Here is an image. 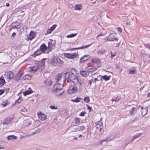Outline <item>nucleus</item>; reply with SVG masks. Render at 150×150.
I'll return each mask as SVG.
<instances>
[{
    "instance_id": "b1692460",
    "label": "nucleus",
    "mask_w": 150,
    "mask_h": 150,
    "mask_svg": "<svg viewBox=\"0 0 150 150\" xmlns=\"http://www.w3.org/2000/svg\"><path fill=\"white\" fill-rule=\"evenodd\" d=\"M141 134V133H138L134 137H132L131 140V142H132L135 139L139 137Z\"/></svg>"
},
{
    "instance_id": "79ce46f5",
    "label": "nucleus",
    "mask_w": 150,
    "mask_h": 150,
    "mask_svg": "<svg viewBox=\"0 0 150 150\" xmlns=\"http://www.w3.org/2000/svg\"><path fill=\"white\" fill-rule=\"evenodd\" d=\"M21 98L19 97L18 99L16 101L15 103L17 104H19L21 103Z\"/></svg>"
},
{
    "instance_id": "3c124183",
    "label": "nucleus",
    "mask_w": 150,
    "mask_h": 150,
    "mask_svg": "<svg viewBox=\"0 0 150 150\" xmlns=\"http://www.w3.org/2000/svg\"><path fill=\"white\" fill-rule=\"evenodd\" d=\"M50 108L52 109H57V108L55 106H50Z\"/></svg>"
},
{
    "instance_id": "412c9836",
    "label": "nucleus",
    "mask_w": 150,
    "mask_h": 150,
    "mask_svg": "<svg viewBox=\"0 0 150 150\" xmlns=\"http://www.w3.org/2000/svg\"><path fill=\"white\" fill-rule=\"evenodd\" d=\"M80 74L81 76L85 77H87L88 75V72L86 71H81Z\"/></svg>"
},
{
    "instance_id": "c85d7f7f",
    "label": "nucleus",
    "mask_w": 150,
    "mask_h": 150,
    "mask_svg": "<svg viewBox=\"0 0 150 150\" xmlns=\"http://www.w3.org/2000/svg\"><path fill=\"white\" fill-rule=\"evenodd\" d=\"M31 78V76L28 74L25 75L23 77V79L25 80H29Z\"/></svg>"
},
{
    "instance_id": "052dcab7",
    "label": "nucleus",
    "mask_w": 150,
    "mask_h": 150,
    "mask_svg": "<svg viewBox=\"0 0 150 150\" xmlns=\"http://www.w3.org/2000/svg\"><path fill=\"white\" fill-rule=\"evenodd\" d=\"M115 67H116V68H117V69H118L119 68L120 66V65L119 64H117L116 66H115Z\"/></svg>"
},
{
    "instance_id": "f704fd0d",
    "label": "nucleus",
    "mask_w": 150,
    "mask_h": 150,
    "mask_svg": "<svg viewBox=\"0 0 150 150\" xmlns=\"http://www.w3.org/2000/svg\"><path fill=\"white\" fill-rule=\"evenodd\" d=\"M62 74H58L56 76V80L57 81H58L61 79L62 77Z\"/></svg>"
},
{
    "instance_id": "4c0bfd02",
    "label": "nucleus",
    "mask_w": 150,
    "mask_h": 150,
    "mask_svg": "<svg viewBox=\"0 0 150 150\" xmlns=\"http://www.w3.org/2000/svg\"><path fill=\"white\" fill-rule=\"evenodd\" d=\"M77 35L76 33H73L69 35H68L67 36V38H71L76 36Z\"/></svg>"
},
{
    "instance_id": "c03bdc74",
    "label": "nucleus",
    "mask_w": 150,
    "mask_h": 150,
    "mask_svg": "<svg viewBox=\"0 0 150 150\" xmlns=\"http://www.w3.org/2000/svg\"><path fill=\"white\" fill-rule=\"evenodd\" d=\"M57 26V25H52L50 28L49 29L51 30L52 31H53L54 30L55 28H56V27Z\"/></svg>"
},
{
    "instance_id": "423d86ee",
    "label": "nucleus",
    "mask_w": 150,
    "mask_h": 150,
    "mask_svg": "<svg viewBox=\"0 0 150 150\" xmlns=\"http://www.w3.org/2000/svg\"><path fill=\"white\" fill-rule=\"evenodd\" d=\"M77 90L76 86H70L68 90V92L70 94L76 92Z\"/></svg>"
},
{
    "instance_id": "f8f14e48",
    "label": "nucleus",
    "mask_w": 150,
    "mask_h": 150,
    "mask_svg": "<svg viewBox=\"0 0 150 150\" xmlns=\"http://www.w3.org/2000/svg\"><path fill=\"white\" fill-rule=\"evenodd\" d=\"M148 110V108L146 107L144 108L143 107H142L140 110L142 115L143 116H144L146 115L147 113Z\"/></svg>"
},
{
    "instance_id": "de8ad7c7",
    "label": "nucleus",
    "mask_w": 150,
    "mask_h": 150,
    "mask_svg": "<svg viewBox=\"0 0 150 150\" xmlns=\"http://www.w3.org/2000/svg\"><path fill=\"white\" fill-rule=\"evenodd\" d=\"M52 31L50 29H48L47 30V33L45 34V35H46L48 34H50L52 33Z\"/></svg>"
},
{
    "instance_id": "13d9d810",
    "label": "nucleus",
    "mask_w": 150,
    "mask_h": 150,
    "mask_svg": "<svg viewBox=\"0 0 150 150\" xmlns=\"http://www.w3.org/2000/svg\"><path fill=\"white\" fill-rule=\"evenodd\" d=\"M111 55V58H112L114 56H115V54H112L111 52H110Z\"/></svg>"
},
{
    "instance_id": "39448f33",
    "label": "nucleus",
    "mask_w": 150,
    "mask_h": 150,
    "mask_svg": "<svg viewBox=\"0 0 150 150\" xmlns=\"http://www.w3.org/2000/svg\"><path fill=\"white\" fill-rule=\"evenodd\" d=\"M4 76H5L6 78L8 79L9 81L10 80L13 78L14 77V75L11 71H10L6 72Z\"/></svg>"
},
{
    "instance_id": "f257e3e1",
    "label": "nucleus",
    "mask_w": 150,
    "mask_h": 150,
    "mask_svg": "<svg viewBox=\"0 0 150 150\" xmlns=\"http://www.w3.org/2000/svg\"><path fill=\"white\" fill-rule=\"evenodd\" d=\"M65 79L67 82L71 81L74 84H76L78 82V79L75 75L71 74L68 72L65 73Z\"/></svg>"
},
{
    "instance_id": "bf43d9fd",
    "label": "nucleus",
    "mask_w": 150,
    "mask_h": 150,
    "mask_svg": "<svg viewBox=\"0 0 150 150\" xmlns=\"http://www.w3.org/2000/svg\"><path fill=\"white\" fill-rule=\"evenodd\" d=\"M22 28L23 29H26L27 30L28 28L25 25H23L22 27Z\"/></svg>"
},
{
    "instance_id": "0eeeda50",
    "label": "nucleus",
    "mask_w": 150,
    "mask_h": 150,
    "mask_svg": "<svg viewBox=\"0 0 150 150\" xmlns=\"http://www.w3.org/2000/svg\"><path fill=\"white\" fill-rule=\"evenodd\" d=\"M91 62L92 63L97 64L98 67H100L101 66V62L100 59L97 58H95L92 59L91 60Z\"/></svg>"
},
{
    "instance_id": "a878e982",
    "label": "nucleus",
    "mask_w": 150,
    "mask_h": 150,
    "mask_svg": "<svg viewBox=\"0 0 150 150\" xmlns=\"http://www.w3.org/2000/svg\"><path fill=\"white\" fill-rule=\"evenodd\" d=\"M136 71V69L135 67H133L132 69L129 70V73L130 74H132L135 73Z\"/></svg>"
},
{
    "instance_id": "f03ea898",
    "label": "nucleus",
    "mask_w": 150,
    "mask_h": 150,
    "mask_svg": "<svg viewBox=\"0 0 150 150\" xmlns=\"http://www.w3.org/2000/svg\"><path fill=\"white\" fill-rule=\"evenodd\" d=\"M45 68V62L44 61H42L39 64V65H36L32 67L30 69V71H35L39 68H40L42 70H43Z\"/></svg>"
},
{
    "instance_id": "49530a36",
    "label": "nucleus",
    "mask_w": 150,
    "mask_h": 150,
    "mask_svg": "<svg viewBox=\"0 0 150 150\" xmlns=\"http://www.w3.org/2000/svg\"><path fill=\"white\" fill-rule=\"evenodd\" d=\"M41 131V129L40 128H38L37 130H36L33 133V134H34L36 133H38Z\"/></svg>"
},
{
    "instance_id": "a19ab883",
    "label": "nucleus",
    "mask_w": 150,
    "mask_h": 150,
    "mask_svg": "<svg viewBox=\"0 0 150 150\" xmlns=\"http://www.w3.org/2000/svg\"><path fill=\"white\" fill-rule=\"evenodd\" d=\"M8 104V101H6V102H3V103H1V105H2L4 107H6Z\"/></svg>"
},
{
    "instance_id": "1a4fd4ad",
    "label": "nucleus",
    "mask_w": 150,
    "mask_h": 150,
    "mask_svg": "<svg viewBox=\"0 0 150 150\" xmlns=\"http://www.w3.org/2000/svg\"><path fill=\"white\" fill-rule=\"evenodd\" d=\"M86 69L89 72H92L96 71L97 68L95 66H88L86 67Z\"/></svg>"
},
{
    "instance_id": "a211bd4d",
    "label": "nucleus",
    "mask_w": 150,
    "mask_h": 150,
    "mask_svg": "<svg viewBox=\"0 0 150 150\" xmlns=\"http://www.w3.org/2000/svg\"><path fill=\"white\" fill-rule=\"evenodd\" d=\"M40 50L43 52L45 51L47 49L46 46L45 44H43L40 47Z\"/></svg>"
},
{
    "instance_id": "6e6552de",
    "label": "nucleus",
    "mask_w": 150,
    "mask_h": 150,
    "mask_svg": "<svg viewBox=\"0 0 150 150\" xmlns=\"http://www.w3.org/2000/svg\"><path fill=\"white\" fill-rule=\"evenodd\" d=\"M63 86L61 83H57L54 85L53 87V90H62Z\"/></svg>"
},
{
    "instance_id": "6ab92c4d",
    "label": "nucleus",
    "mask_w": 150,
    "mask_h": 150,
    "mask_svg": "<svg viewBox=\"0 0 150 150\" xmlns=\"http://www.w3.org/2000/svg\"><path fill=\"white\" fill-rule=\"evenodd\" d=\"M51 83V81L49 79H47L44 82V84L46 86H49L50 85Z\"/></svg>"
},
{
    "instance_id": "09e8293b",
    "label": "nucleus",
    "mask_w": 150,
    "mask_h": 150,
    "mask_svg": "<svg viewBox=\"0 0 150 150\" xmlns=\"http://www.w3.org/2000/svg\"><path fill=\"white\" fill-rule=\"evenodd\" d=\"M48 46L51 47V46H54L55 45V44H53L51 42H48Z\"/></svg>"
},
{
    "instance_id": "4d7b16f0",
    "label": "nucleus",
    "mask_w": 150,
    "mask_h": 150,
    "mask_svg": "<svg viewBox=\"0 0 150 150\" xmlns=\"http://www.w3.org/2000/svg\"><path fill=\"white\" fill-rule=\"evenodd\" d=\"M4 93V91L0 89V95H2Z\"/></svg>"
},
{
    "instance_id": "7ed1b4c3",
    "label": "nucleus",
    "mask_w": 150,
    "mask_h": 150,
    "mask_svg": "<svg viewBox=\"0 0 150 150\" xmlns=\"http://www.w3.org/2000/svg\"><path fill=\"white\" fill-rule=\"evenodd\" d=\"M63 62L58 57L54 58L52 62V64L54 66L61 67L63 65Z\"/></svg>"
},
{
    "instance_id": "4be33fe9",
    "label": "nucleus",
    "mask_w": 150,
    "mask_h": 150,
    "mask_svg": "<svg viewBox=\"0 0 150 150\" xmlns=\"http://www.w3.org/2000/svg\"><path fill=\"white\" fill-rule=\"evenodd\" d=\"M17 137L14 135H11L8 136L7 137V139L8 140H11L12 139H17Z\"/></svg>"
},
{
    "instance_id": "aec40b11",
    "label": "nucleus",
    "mask_w": 150,
    "mask_h": 150,
    "mask_svg": "<svg viewBox=\"0 0 150 150\" xmlns=\"http://www.w3.org/2000/svg\"><path fill=\"white\" fill-rule=\"evenodd\" d=\"M23 74L22 73L18 72L16 76L15 79L17 81H18L20 80Z\"/></svg>"
},
{
    "instance_id": "338daca9",
    "label": "nucleus",
    "mask_w": 150,
    "mask_h": 150,
    "mask_svg": "<svg viewBox=\"0 0 150 150\" xmlns=\"http://www.w3.org/2000/svg\"><path fill=\"white\" fill-rule=\"evenodd\" d=\"M10 6V4L9 3H6V6H7V7H8L9 6Z\"/></svg>"
},
{
    "instance_id": "f3484780",
    "label": "nucleus",
    "mask_w": 150,
    "mask_h": 150,
    "mask_svg": "<svg viewBox=\"0 0 150 150\" xmlns=\"http://www.w3.org/2000/svg\"><path fill=\"white\" fill-rule=\"evenodd\" d=\"M97 129L100 131L103 127V124L102 122H99L98 124L96 125Z\"/></svg>"
},
{
    "instance_id": "9b49d317",
    "label": "nucleus",
    "mask_w": 150,
    "mask_h": 150,
    "mask_svg": "<svg viewBox=\"0 0 150 150\" xmlns=\"http://www.w3.org/2000/svg\"><path fill=\"white\" fill-rule=\"evenodd\" d=\"M38 115L39 118L42 120H44L46 119L47 115L42 113L40 112H38Z\"/></svg>"
},
{
    "instance_id": "774afa93",
    "label": "nucleus",
    "mask_w": 150,
    "mask_h": 150,
    "mask_svg": "<svg viewBox=\"0 0 150 150\" xmlns=\"http://www.w3.org/2000/svg\"><path fill=\"white\" fill-rule=\"evenodd\" d=\"M150 96V92L147 95V97H149Z\"/></svg>"
},
{
    "instance_id": "9d476101",
    "label": "nucleus",
    "mask_w": 150,
    "mask_h": 150,
    "mask_svg": "<svg viewBox=\"0 0 150 150\" xmlns=\"http://www.w3.org/2000/svg\"><path fill=\"white\" fill-rule=\"evenodd\" d=\"M13 119V117H8L4 119L3 123V125H7Z\"/></svg>"
},
{
    "instance_id": "dca6fc26",
    "label": "nucleus",
    "mask_w": 150,
    "mask_h": 150,
    "mask_svg": "<svg viewBox=\"0 0 150 150\" xmlns=\"http://www.w3.org/2000/svg\"><path fill=\"white\" fill-rule=\"evenodd\" d=\"M6 83L4 77L1 76L0 77V86H2Z\"/></svg>"
},
{
    "instance_id": "603ef678",
    "label": "nucleus",
    "mask_w": 150,
    "mask_h": 150,
    "mask_svg": "<svg viewBox=\"0 0 150 150\" xmlns=\"http://www.w3.org/2000/svg\"><path fill=\"white\" fill-rule=\"evenodd\" d=\"M144 45L146 48L148 49H150V45L149 44H145Z\"/></svg>"
},
{
    "instance_id": "cd10ccee",
    "label": "nucleus",
    "mask_w": 150,
    "mask_h": 150,
    "mask_svg": "<svg viewBox=\"0 0 150 150\" xmlns=\"http://www.w3.org/2000/svg\"><path fill=\"white\" fill-rule=\"evenodd\" d=\"M70 74L73 75H76L77 74L76 70L74 68H72L71 69V71Z\"/></svg>"
},
{
    "instance_id": "680f3d73",
    "label": "nucleus",
    "mask_w": 150,
    "mask_h": 150,
    "mask_svg": "<svg viewBox=\"0 0 150 150\" xmlns=\"http://www.w3.org/2000/svg\"><path fill=\"white\" fill-rule=\"evenodd\" d=\"M16 35V33H15L14 32L12 34L11 36H12V37H14Z\"/></svg>"
},
{
    "instance_id": "58836bf2",
    "label": "nucleus",
    "mask_w": 150,
    "mask_h": 150,
    "mask_svg": "<svg viewBox=\"0 0 150 150\" xmlns=\"http://www.w3.org/2000/svg\"><path fill=\"white\" fill-rule=\"evenodd\" d=\"M103 79L105 81H108L110 79V76H107L106 75H105L103 76Z\"/></svg>"
},
{
    "instance_id": "0e129e2a",
    "label": "nucleus",
    "mask_w": 150,
    "mask_h": 150,
    "mask_svg": "<svg viewBox=\"0 0 150 150\" xmlns=\"http://www.w3.org/2000/svg\"><path fill=\"white\" fill-rule=\"evenodd\" d=\"M87 106L88 109L90 110H91V108L88 106V105H87Z\"/></svg>"
},
{
    "instance_id": "20e7f679",
    "label": "nucleus",
    "mask_w": 150,
    "mask_h": 150,
    "mask_svg": "<svg viewBox=\"0 0 150 150\" xmlns=\"http://www.w3.org/2000/svg\"><path fill=\"white\" fill-rule=\"evenodd\" d=\"M108 40L110 41H117L118 39L116 37V34L114 33L110 34L107 37Z\"/></svg>"
},
{
    "instance_id": "7c9ffc66",
    "label": "nucleus",
    "mask_w": 150,
    "mask_h": 150,
    "mask_svg": "<svg viewBox=\"0 0 150 150\" xmlns=\"http://www.w3.org/2000/svg\"><path fill=\"white\" fill-rule=\"evenodd\" d=\"M29 35V38H30V39L31 40H32L33 39L34 37V35L33 34V32L31 31Z\"/></svg>"
},
{
    "instance_id": "6e6d98bb",
    "label": "nucleus",
    "mask_w": 150,
    "mask_h": 150,
    "mask_svg": "<svg viewBox=\"0 0 150 150\" xmlns=\"http://www.w3.org/2000/svg\"><path fill=\"white\" fill-rule=\"evenodd\" d=\"M118 31L120 33H121L122 32V28H118Z\"/></svg>"
},
{
    "instance_id": "a18cd8bd",
    "label": "nucleus",
    "mask_w": 150,
    "mask_h": 150,
    "mask_svg": "<svg viewBox=\"0 0 150 150\" xmlns=\"http://www.w3.org/2000/svg\"><path fill=\"white\" fill-rule=\"evenodd\" d=\"M74 121L75 123L77 124H78L80 122V120L79 119L77 118H76L75 119Z\"/></svg>"
},
{
    "instance_id": "8fccbe9b",
    "label": "nucleus",
    "mask_w": 150,
    "mask_h": 150,
    "mask_svg": "<svg viewBox=\"0 0 150 150\" xmlns=\"http://www.w3.org/2000/svg\"><path fill=\"white\" fill-rule=\"evenodd\" d=\"M86 113V112L85 111L81 112L79 115V116H84L85 114Z\"/></svg>"
},
{
    "instance_id": "ea45409f",
    "label": "nucleus",
    "mask_w": 150,
    "mask_h": 150,
    "mask_svg": "<svg viewBox=\"0 0 150 150\" xmlns=\"http://www.w3.org/2000/svg\"><path fill=\"white\" fill-rule=\"evenodd\" d=\"M89 97H85L84 98V101L86 103H89L90 102V100H89Z\"/></svg>"
},
{
    "instance_id": "473e14b6",
    "label": "nucleus",
    "mask_w": 150,
    "mask_h": 150,
    "mask_svg": "<svg viewBox=\"0 0 150 150\" xmlns=\"http://www.w3.org/2000/svg\"><path fill=\"white\" fill-rule=\"evenodd\" d=\"M32 93L31 90H27L25 91L23 93V95L25 96H26L28 95H29Z\"/></svg>"
},
{
    "instance_id": "864d4df0",
    "label": "nucleus",
    "mask_w": 150,
    "mask_h": 150,
    "mask_svg": "<svg viewBox=\"0 0 150 150\" xmlns=\"http://www.w3.org/2000/svg\"><path fill=\"white\" fill-rule=\"evenodd\" d=\"M97 78L98 79H100V80H101L103 78V76H102L101 75H99L98 76H97Z\"/></svg>"
},
{
    "instance_id": "5701e85b",
    "label": "nucleus",
    "mask_w": 150,
    "mask_h": 150,
    "mask_svg": "<svg viewBox=\"0 0 150 150\" xmlns=\"http://www.w3.org/2000/svg\"><path fill=\"white\" fill-rule=\"evenodd\" d=\"M82 6L80 5L77 4L75 5L74 8V9L75 10H80L81 9Z\"/></svg>"
},
{
    "instance_id": "c9c22d12",
    "label": "nucleus",
    "mask_w": 150,
    "mask_h": 150,
    "mask_svg": "<svg viewBox=\"0 0 150 150\" xmlns=\"http://www.w3.org/2000/svg\"><path fill=\"white\" fill-rule=\"evenodd\" d=\"M136 107H133L132 108L131 110L129 111V114L130 115H132L134 113L135 111V110L136 109Z\"/></svg>"
},
{
    "instance_id": "4468645a",
    "label": "nucleus",
    "mask_w": 150,
    "mask_h": 150,
    "mask_svg": "<svg viewBox=\"0 0 150 150\" xmlns=\"http://www.w3.org/2000/svg\"><path fill=\"white\" fill-rule=\"evenodd\" d=\"M90 56L88 54H86L82 57L80 59V61L81 62H83L90 59Z\"/></svg>"
},
{
    "instance_id": "2eb2a0df",
    "label": "nucleus",
    "mask_w": 150,
    "mask_h": 150,
    "mask_svg": "<svg viewBox=\"0 0 150 150\" xmlns=\"http://www.w3.org/2000/svg\"><path fill=\"white\" fill-rule=\"evenodd\" d=\"M53 91L54 92L56 96H57L61 95L64 91H62V90H59V89L53 90Z\"/></svg>"
},
{
    "instance_id": "393cba45",
    "label": "nucleus",
    "mask_w": 150,
    "mask_h": 150,
    "mask_svg": "<svg viewBox=\"0 0 150 150\" xmlns=\"http://www.w3.org/2000/svg\"><path fill=\"white\" fill-rule=\"evenodd\" d=\"M42 53V52L40 50H38L37 51L33 54V56L35 57L36 56L40 55Z\"/></svg>"
},
{
    "instance_id": "2f4dec72",
    "label": "nucleus",
    "mask_w": 150,
    "mask_h": 150,
    "mask_svg": "<svg viewBox=\"0 0 150 150\" xmlns=\"http://www.w3.org/2000/svg\"><path fill=\"white\" fill-rule=\"evenodd\" d=\"M85 127L83 126H79L76 128V130L77 131H81L84 129Z\"/></svg>"
},
{
    "instance_id": "72a5a7b5",
    "label": "nucleus",
    "mask_w": 150,
    "mask_h": 150,
    "mask_svg": "<svg viewBox=\"0 0 150 150\" xmlns=\"http://www.w3.org/2000/svg\"><path fill=\"white\" fill-rule=\"evenodd\" d=\"M90 46V45H86L85 46H82L81 47H80L75 48L74 49L76 50H77L79 49H85V48H86L88 47H89Z\"/></svg>"
},
{
    "instance_id": "e2e57ef3",
    "label": "nucleus",
    "mask_w": 150,
    "mask_h": 150,
    "mask_svg": "<svg viewBox=\"0 0 150 150\" xmlns=\"http://www.w3.org/2000/svg\"><path fill=\"white\" fill-rule=\"evenodd\" d=\"M93 81V80L92 79L90 80L89 81L90 85H91Z\"/></svg>"
},
{
    "instance_id": "5fc2aeb1",
    "label": "nucleus",
    "mask_w": 150,
    "mask_h": 150,
    "mask_svg": "<svg viewBox=\"0 0 150 150\" xmlns=\"http://www.w3.org/2000/svg\"><path fill=\"white\" fill-rule=\"evenodd\" d=\"M100 81V79H98V78H95L94 79V81L93 82L94 83H95L96 81Z\"/></svg>"
},
{
    "instance_id": "ddd939ff",
    "label": "nucleus",
    "mask_w": 150,
    "mask_h": 150,
    "mask_svg": "<svg viewBox=\"0 0 150 150\" xmlns=\"http://www.w3.org/2000/svg\"><path fill=\"white\" fill-rule=\"evenodd\" d=\"M114 137H112V136H110V137H107L105 139L100 140V143L101 145L102 144V143L104 142H109L110 141L114 139Z\"/></svg>"
},
{
    "instance_id": "bb28decb",
    "label": "nucleus",
    "mask_w": 150,
    "mask_h": 150,
    "mask_svg": "<svg viewBox=\"0 0 150 150\" xmlns=\"http://www.w3.org/2000/svg\"><path fill=\"white\" fill-rule=\"evenodd\" d=\"M77 55L78 54L76 53H74L71 54L70 59H74L77 56Z\"/></svg>"
},
{
    "instance_id": "37998d69",
    "label": "nucleus",
    "mask_w": 150,
    "mask_h": 150,
    "mask_svg": "<svg viewBox=\"0 0 150 150\" xmlns=\"http://www.w3.org/2000/svg\"><path fill=\"white\" fill-rule=\"evenodd\" d=\"M65 57L68 58L70 59L71 54L69 53H65L64 54Z\"/></svg>"
},
{
    "instance_id": "69168bd1",
    "label": "nucleus",
    "mask_w": 150,
    "mask_h": 150,
    "mask_svg": "<svg viewBox=\"0 0 150 150\" xmlns=\"http://www.w3.org/2000/svg\"><path fill=\"white\" fill-rule=\"evenodd\" d=\"M47 49H48V50L49 51H51V47H49L47 48Z\"/></svg>"
},
{
    "instance_id": "e433bc0d",
    "label": "nucleus",
    "mask_w": 150,
    "mask_h": 150,
    "mask_svg": "<svg viewBox=\"0 0 150 150\" xmlns=\"http://www.w3.org/2000/svg\"><path fill=\"white\" fill-rule=\"evenodd\" d=\"M105 50L103 49H101L100 50H99L98 51V53L100 54H103L105 53Z\"/></svg>"
},
{
    "instance_id": "c756f323",
    "label": "nucleus",
    "mask_w": 150,
    "mask_h": 150,
    "mask_svg": "<svg viewBox=\"0 0 150 150\" xmlns=\"http://www.w3.org/2000/svg\"><path fill=\"white\" fill-rule=\"evenodd\" d=\"M81 99L80 98H77L74 99H72L71 100V101L74 102H78L81 101Z\"/></svg>"
}]
</instances>
